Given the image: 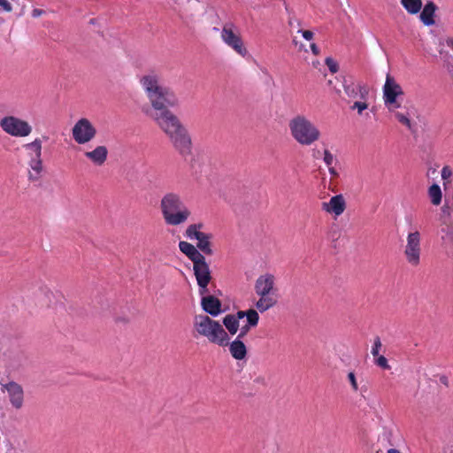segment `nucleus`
Segmentation results:
<instances>
[{"label":"nucleus","mask_w":453,"mask_h":453,"mask_svg":"<svg viewBox=\"0 0 453 453\" xmlns=\"http://www.w3.org/2000/svg\"><path fill=\"white\" fill-rule=\"evenodd\" d=\"M403 94V91L401 86L395 81L394 77L388 73L383 86V99L389 111H395L400 107L398 98L402 96Z\"/></svg>","instance_id":"obj_11"},{"label":"nucleus","mask_w":453,"mask_h":453,"mask_svg":"<svg viewBox=\"0 0 453 453\" xmlns=\"http://www.w3.org/2000/svg\"><path fill=\"white\" fill-rule=\"evenodd\" d=\"M357 94H359L361 99H365L369 94V88L363 84H357Z\"/></svg>","instance_id":"obj_34"},{"label":"nucleus","mask_w":453,"mask_h":453,"mask_svg":"<svg viewBox=\"0 0 453 453\" xmlns=\"http://www.w3.org/2000/svg\"><path fill=\"white\" fill-rule=\"evenodd\" d=\"M376 365L383 369H389L388 359L384 356H377Z\"/></svg>","instance_id":"obj_36"},{"label":"nucleus","mask_w":453,"mask_h":453,"mask_svg":"<svg viewBox=\"0 0 453 453\" xmlns=\"http://www.w3.org/2000/svg\"><path fill=\"white\" fill-rule=\"evenodd\" d=\"M325 63L332 73H335L338 72L339 65L334 58L328 57L326 58Z\"/></svg>","instance_id":"obj_32"},{"label":"nucleus","mask_w":453,"mask_h":453,"mask_svg":"<svg viewBox=\"0 0 453 453\" xmlns=\"http://www.w3.org/2000/svg\"><path fill=\"white\" fill-rule=\"evenodd\" d=\"M259 320H253L252 325H250L249 320H247V323L241 327L240 334L236 336L237 338H240L242 340V338L250 332V330L253 327H256L258 324Z\"/></svg>","instance_id":"obj_31"},{"label":"nucleus","mask_w":453,"mask_h":453,"mask_svg":"<svg viewBox=\"0 0 453 453\" xmlns=\"http://www.w3.org/2000/svg\"><path fill=\"white\" fill-rule=\"evenodd\" d=\"M403 256L406 262L417 267L421 262V234L418 230L410 232L406 236L403 247Z\"/></svg>","instance_id":"obj_9"},{"label":"nucleus","mask_w":453,"mask_h":453,"mask_svg":"<svg viewBox=\"0 0 453 453\" xmlns=\"http://www.w3.org/2000/svg\"><path fill=\"white\" fill-rule=\"evenodd\" d=\"M193 271L199 287L200 295L207 294V287L211 280V273L204 257L193 263Z\"/></svg>","instance_id":"obj_13"},{"label":"nucleus","mask_w":453,"mask_h":453,"mask_svg":"<svg viewBox=\"0 0 453 453\" xmlns=\"http://www.w3.org/2000/svg\"><path fill=\"white\" fill-rule=\"evenodd\" d=\"M396 117L398 122L412 133H416L422 126L419 115H396Z\"/></svg>","instance_id":"obj_21"},{"label":"nucleus","mask_w":453,"mask_h":453,"mask_svg":"<svg viewBox=\"0 0 453 453\" xmlns=\"http://www.w3.org/2000/svg\"><path fill=\"white\" fill-rule=\"evenodd\" d=\"M0 126L4 132L12 136H27L32 131V128L27 122L12 115L2 119L0 121Z\"/></svg>","instance_id":"obj_14"},{"label":"nucleus","mask_w":453,"mask_h":453,"mask_svg":"<svg viewBox=\"0 0 453 453\" xmlns=\"http://www.w3.org/2000/svg\"><path fill=\"white\" fill-rule=\"evenodd\" d=\"M438 235L443 245L453 247V202L445 201L441 208Z\"/></svg>","instance_id":"obj_7"},{"label":"nucleus","mask_w":453,"mask_h":453,"mask_svg":"<svg viewBox=\"0 0 453 453\" xmlns=\"http://www.w3.org/2000/svg\"><path fill=\"white\" fill-rule=\"evenodd\" d=\"M453 171L449 165H445L442 167L441 172V180H443V187L447 188L448 185H449L452 181Z\"/></svg>","instance_id":"obj_30"},{"label":"nucleus","mask_w":453,"mask_h":453,"mask_svg":"<svg viewBox=\"0 0 453 453\" xmlns=\"http://www.w3.org/2000/svg\"><path fill=\"white\" fill-rule=\"evenodd\" d=\"M24 156L29 166L28 178L32 181L40 180L43 172L42 159V142L40 138L23 145Z\"/></svg>","instance_id":"obj_6"},{"label":"nucleus","mask_w":453,"mask_h":453,"mask_svg":"<svg viewBox=\"0 0 453 453\" xmlns=\"http://www.w3.org/2000/svg\"><path fill=\"white\" fill-rule=\"evenodd\" d=\"M381 348V342L379 337L375 338L373 346L372 349V354L374 357L379 356L380 349Z\"/></svg>","instance_id":"obj_37"},{"label":"nucleus","mask_w":453,"mask_h":453,"mask_svg":"<svg viewBox=\"0 0 453 453\" xmlns=\"http://www.w3.org/2000/svg\"><path fill=\"white\" fill-rule=\"evenodd\" d=\"M255 294L258 297L256 309L261 313L274 307L279 302V288L276 277L270 273L259 275L254 283Z\"/></svg>","instance_id":"obj_4"},{"label":"nucleus","mask_w":453,"mask_h":453,"mask_svg":"<svg viewBox=\"0 0 453 453\" xmlns=\"http://www.w3.org/2000/svg\"><path fill=\"white\" fill-rule=\"evenodd\" d=\"M388 453H402V452L396 449H389L388 450Z\"/></svg>","instance_id":"obj_44"},{"label":"nucleus","mask_w":453,"mask_h":453,"mask_svg":"<svg viewBox=\"0 0 453 453\" xmlns=\"http://www.w3.org/2000/svg\"><path fill=\"white\" fill-rule=\"evenodd\" d=\"M204 225L202 222L194 223L185 229V236L190 241H196L197 248L204 254L211 256L213 254L211 240L213 234L203 231Z\"/></svg>","instance_id":"obj_8"},{"label":"nucleus","mask_w":453,"mask_h":453,"mask_svg":"<svg viewBox=\"0 0 453 453\" xmlns=\"http://www.w3.org/2000/svg\"><path fill=\"white\" fill-rule=\"evenodd\" d=\"M436 10L437 6L434 2H427L425 4L419 15V19L424 25L428 27L434 25V14Z\"/></svg>","instance_id":"obj_24"},{"label":"nucleus","mask_w":453,"mask_h":453,"mask_svg":"<svg viewBox=\"0 0 453 453\" xmlns=\"http://www.w3.org/2000/svg\"><path fill=\"white\" fill-rule=\"evenodd\" d=\"M446 42H447V45H448L449 47H450L451 49H453V38H448V39H447V41H446Z\"/></svg>","instance_id":"obj_43"},{"label":"nucleus","mask_w":453,"mask_h":453,"mask_svg":"<svg viewBox=\"0 0 453 453\" xmlns=\"http://www.w3.org/2000/svg\"><path fill=\"white\" fill-rule=\"evenodd\" d=\"M44 13H45L44 10L35 8V9H33L31 15L33 18H39L40 16L43 15Z\"/></svg>","instance_id":"obj_41"},{"label":"nucleus","mask_w":453,"mask_h":453,"mask_svg":"<svg viewBox=\"0 0 453 453\" xmlns=\"http://www.w3.org/2000/svg\"><path fill=\"white\" fill-rule=\"evenodd\" d=\"M311 50L315 56H318L320 53V50L315 43L311 44Z\"/></svg>","instance_id":"obj_42"},{"label":"nucleus","mask_w":453,"mask_h":453,"mask_svg":"<svg viewBox=\"0 0 453 453\" xmlns=\"http://www.w3.org/2000/svg\"><path fill=\"white\" fill-rule=\"evenodd\" d=\"M139 82L144 90L148 99L154 96L163 87L160 85V76L155 72H150L142 75Z\"/></svg>","instance_id":"obj_18"},{"label":"nucleus","mask_w":453,"mask_h":453,"mask_svg":"<svg viewBox=\"0 0 453 453\" xmlns=\"http://www.w3.org/2000/svg\"><path fill=\"white\" fill-rule=\"evenodd\" d=\"M73 137L79 144L90 142L96 135V130L87 119H81L73 127Z\"/></svg>","instance_id":"obj_15"},{"label":"nucleus","mask_w":453,"mask_h":453,"mask_svg":"<svg viewBox=\"0 0 453 453\" xmlns=\"http://www.w3.org/2000/svg\"><path fill=\"white\" fill-rule=\"evenodd\" d=\"M368 104L365 102H355L353 105L350 106L352 111L357 110L358 113H361L363 111L366 110Z\"/></svg>","instance_id":"obj_35"},{"label":"nucleus","mask_w":453,"mask_h":453,"mask_svg":"<svg viewBox=\"0 0 453 453\" xmlns=\"http://www.w3.org/2000/svg\"><path fill=\"white\" fill-rule=\"evenodd\" d=\"M236 319L240 322V319L246 318L249 320L250 325H252V322L255 319L256 320H259V315L257 310L249 309L247 311H239L235 314H232Z\"/></svg>","instance_id":"obj_28"},{"label":"nucleus","mask_w":453,"mask_h":453,"mask_svg":"<svg viewBox=\"0 0 453 453\" xmlns=\"http://www.w3.org/2000/svg\"><path fill=\"white\" fill-rule=\"evenodd\" d=\"M221 39L227 46L232 48L242 57H245L248 54V50L244 46L242 37L233 24L226 23L224 25L221 31Z\"/></svg>","instance_id":"obj_12"},{"label":"nucleus","mask_w":453,"mask_h":453,"mask_svg":"<svg viewBox=\"0 0 453 453\" xmlns=\"http://www.w3.org/2000/svg\"><path fill=\"white\" fill-rule=\"evenodd\" d=\"M323 161L328 167V172L332 177H338L339 173L335 167L338 164L336 157L328 150H324Z\"/></svg>","instance_id":"obj_25"},{"label":"nucleus","mask_w":453,"mask_h":453,"mask_svg":"<svg viewBox=\"0 0 453 453\" xmlns=\"http://www.w3.org/2000/svg\"><path fill=\"white\" fill-rule=\"evenodd\" d=\"M85 156L93 164L102 165L107 159L108 150L105 146H97L95 150L85 152Z\"/></svg>","instance_id":"obj_23"},{"label":"nucleus","mask_w":453,"mask_h":453,"mask_svg":"<svg viewBox=\"0 0 453 453\" xmlns=\"http://www.w3.org/2000/svg\"><path fill=\"white\" fill-rule=\"evenodd\" d=\"M347 208L346 198L343 195L339 194L332 196L328 202L321 203V209L334 219L341 216Z\"/></svg>","instance_id":"obj_17"},{"label":"nucleus","mask_w":453,"mask_h":453,"mask_svg":"<svg viewBox=\"0 0 453 453\" xmlns=\"http://www.w3.org/2000/svg\"><path fill=\"white\" fill-rule=\"evenodd\" d=\"M0 6L6 12L12 11V6L8 0H0Z\"/></svg>","instance_id":"obj_39"},{"label":"nucleus","mask_w":453,"mask_h":453,"mask_svg":"<svg viewBox=\"0 0 453 453\" xmlns=\"http://www.w3.org/2000/svg\"><path fill=\"white\" fill-rule=\"evenodd\" d=\"M401 4L410 14H417L422 8L421 0H401Z\"/></svg>","instance_id":"obj_29"},{"label":"nucleus","mask_w":453,"mask_h":453,"mask_svg":"<svg viewBox=\"0 0 453 453\" xmlns=\"http://www.w3.org/2000/svg\"><path fill=\"white\" fill-rule=\"evenodd\" d=\"M154 121L170 138L174 148L183 157L191 154V139L175 115H154Z\"/></svg>","instance_id":"obj_1"},{"label":"nucleus","mask_w":453,"mask_h":453,"mask_svg":"<svg viewBox=\"0 0 453 453\" xmlns=\"http://www.w3.org/2000/svg\"><path fill=\"white\" fill-rule=\"evenodd\" d=\"M221 325L227 334H230L231 335L236 334L240 327V322L232 314L225 316Z\"/></svg>","instance_id":"obj_26"},{"label":"nucleus","mask_w":453,"mask_h":453,"mask_svg":"<svg viewBox=\"0 0 453 453\" xmlns=\"http://www.w3.org/2000/svg\"><path fill=\"white\" fill-rule=\"evenodd\" d=\"M193 330L196 337L205 339L211 344L226 347L228 343V334L223 326L206 314L194 317Z\"/></svg>","instance_id":"obj_2"},{"label":"nucleus","mask_w":453,"mask_h":453,"mask_svg":"<svg viewBox=\"0 0 453 453\" xmlns=\"http://www.w3.org/2000/svg\"><path fill=\"white\" fill-rule=\"evenodd\" d=\"M202 309L210 317H217L222 313V303L221 301L211 295H207L202 297L201 300Z\"/></svg>","instance_id":"obj_19"},{"label":"nucleus","mask_w":453,"mask_h":453,"mask_svg":"<svg viewBox=\"0 0 453 453\" xmlns=\"http://www.w3.org/2000/svg\"><path fill=\"white\" fill-rule=\"evenodd\" d=\"M428 196L430 198V202L433 205L438 206L441 203L442 199V192L440 186L436 183L431 185L428 188Z\"/></svg>","instance_id":"obj_27"},{"label":"nucleus","mask_w":453,"mask_h":453,"mask_svg":"<svg viewBox=\"0 0 453 453\" xmlns=\"http://www.w3.org/2000/svg\"><path fill=\"white\" fill-rule=\"evenodd\" d=\"M226 346H228L229 352L234 359L241 361L246 358L248 349L242 339L236 337L234 341L230 342L228 338Z\"/></svg>","instance_id":"obj_20"},{"label":"nucleus","mask_w":453,"mask_h":453,"mask_svg":"<svg viewBox=\"0 0 453 453\" xmlns=\"http://www.w3.org/2000/svg\"><path fill=\"white\" fill-rule=\"evenodd\" d=\"M348 379L351 384L353 391L357 392L358 390V384L357 382L355 373L353 372H349Z\"/></svg>","instance_id":"obj_38"},{"label":"nucleus","mask_w":453,"mask_h":453,"mask_svg":"<svg viewBox=\"0 0 453 453\" xmlns=\"http://www.w3.org/2000/svg\"><path fill=\"white\" fill-rule=\"evenodd\" d=\"M344 87V91L345 93L349 96H357V85L355 84H350V85H346L344 84L343 85Z\"/></svg>","instance_id":"obj_33"},{"label":"nucleus","mask_w":453,"mask_h":453,"mask_svg":"<svg viewBox=\"0 0 453 453\" xmlns=\"http://www.w3.org/2000/svg\"><path fill=\"white\" fill-rule=\"evenodd\" d=\"M149 101L154 110L163 112L168 111L171 108L177 107L180 102L175 92L171 88L165 86H163Z\"/></svg>","instance_id":"obj_10"},{"label":"nucleus","mask_w":453,"mask_h":453,"mask_svg":"<svg viewBox=\"0 0 453 453\" xmlns=\"http://www.w3.org/2000/svg\"><path fill=\"white\" fill-rule=\"evenodd\" d=\"M300 33H302L303 37L307 40L311 41L313 39L314 34L310 30H299Z\"/></svg>","instance_id":"obj_40"},{"label":"nucleus","mask_w":453,"mask_h":453,"mask_svg":"<svg viewBox=\"0 0 453 453\" xmlns=\"http://www.w3.org/2000/svg\"><path fill=\"white\" fill-rule=\"evenodd\" d=\"M293 138L301 145H311L319 138V129L304 117L297 116L289 122Z\"/></svg>","instance_id":"obj_5"},{"label":"nucleus","mask_w":453,"mask_h":453,"mask_svg":"<svg viewBox=\"0 0 453 453\" xmlns=\"http://www.w3.org/2000/svg\"><path fill=\"white\" fill-rule=\"evenodd\" d=\"M179 249L193 263L196 260H199L201 257H204L203 253L197 248L196 245L195 246L192 243L185 241H180L179 242Z\"/></svg>","instance_id":"obj_22"},{"label":"nucleus","mask_w":453,"mask_h":453,"mask_svg":"<svg viewBox=\"0 0 453 453\" xmlns=\"http://www.w3.org/2000/svg\"><path fill=\"white\" fill-rule=\"evenodd\" d=\"M2 392L7 393V397L11 406L16 410H21L24 406L25 396L21 385L17 382L11 381L2 386Z\"/></svg>","instance_id":"obj_16"},{"label":"nucleus","mask_w":453,"mask_h":453,"mask_svg":"<svg viewBox=\"0 0 453 453\" xmlns=\"http://www.w3.org/2000/svg\"><path fill=\"white\" fill-rule=\"evenodd\" d=\"M159 206L165 223L168 226L183 225L191 216V211L185 205L180 196L174 192L164 195Z\"/></svg>","instance_id":"obj_3"}]
</instances>
